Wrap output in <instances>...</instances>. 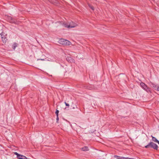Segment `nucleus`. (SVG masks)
I'll return each mask as SVG.
<instances>
[{
    "mask_svg": "<svg viewBox=\"0 0 159 159\" xmlns=\"http://www.w3.org/2000/svg\"><path fill=\"white\" fill-rule=\"evenodd\" d=\"M62 25L67 28H74L78 25L77 23L72 21L69 22H64L62 23Z\"/></svg>",
    "mask_w": 159,
    "mask_h": 159,
    "instance_id": "1",
    "label": "nucleus"
},
{
    "mask_svg": "<svg viewBox=\"0 0 159 159\" xmlns=\"http://www.w3.org/2000/svg\"><path fill=\"white\" fill-rule=\"evenodd\" d=\"M58 43L60 44L65 45H70L71 44V43L69 41L63 39H60Z\"/></svg>",
    "mask_w": 159,
    "mask_h": 159,
    "instance_id": "2",
    "label": "nucleus"
},
{
    "mask_svg": "<svg viewBox=\"0 0 159 159\" xmlns=\"http://www.w3.org/2000/svg\"><path fill=\"white\" fill-rule=\"evenodd\" d=\"M149 147L153 148L154 149L156 150H157L158 149V146L156 144L152 142H150L147 145L145 146V148H147Z\"/></svg>",
    "mask_w": 159,
    "mask_h": 159,
    "instance_id": "3",
    "label": "nucleus"
},
{
    "mask_svg": "<svg viewBox=\"0 0 159 159\" xmlns=\"http://www.w3.org/2000/svg\"><path fill=\"white\" fill-rule=\"evenodd\" d=\"M141 86L146 91L148 92L151 93L150 89L144 83H140Z\"/></svg>",
    "mask_w": 159,
    "mask_h": 159,
    "instance_id": "4",
    "label": "nucleus"
},
{
    "mask_svg": "<svg viewBox=\"0 0 159 159\" xmlns=\"http://www.w3.org/2000/svg\"><path fill=\"white\" fill-rule=\"evenodd\" d=\"M73 127H75L76 129V131L77 132H78L79 127H80L82 129H86L85 126L83 124H81L80 125V126H77V124L75 123H74L73 124Z\"/></svg>",
    "mask_w": 159,
    "mask_h": 159,
    "instance_id": "5",
    "label": "nucleus"
},
{
    "mask_svg": "<svg viewBox=\"0 0 159 159\" xmlns=\"http://www.w3.org/2000/svg\"><path fill=\"white\" fill-rule=\"evenodd\" d=\"M0 34L3 43H5L7 40L6 38V34H5L4 33H0Z\"/></svg>",
    "mask_w": 159,
    "mask_h": 159,
    "instance_id": "6",
    "label": "nucleus"
},
{
    "mask_svg": "<svg viewBox=\"0 0 159 159\" xmlns=\"http://www.w3.org/2000/svg\"><path fill=\"white\" fill-rule=\"evenodd\" d=\"M14 154L17 156L18 158L19 159H27V158L25 156L21 155L17 153V152H15Z\"/></svg>",
    "mask_w": 159,
    "mask_h": 159,
    "instance_id": "7",
    "label": "nucleus"
},
{
    "mask_svg": "<svg viewBox=\"0 0 159 159\" xmlns=\"http://www.w3.org/2000/svg\"><path fill=\"white\" fill-rule=\"evenodd\" d=\"M77 108V107L76 105L75 104H74L72 103L71 105L70 108V110L75 109H76Z\"/></svg>",
    "mask_w": 159,
    "mask_h": 159,
    "instance_id": "8",
    "label": "nucleus"
},
{
    "mask_svg": "<svg viewBox=\"0 0 159 159\" xmlns=\"http://www.w3.org/2000/svg\"><path fill=\"white\" fill-rule=\"evenodd\" d=\"M48 1H49L51 3L54 4L55 5H57L58 3V2L56 0H48Z\"/></svg>",
    "mask_w": 159,
    "mask_h": 159,
    "instance_id": "9",
    "label": "nucleus"
},
{
    "mask_svg": "<svg viewBox=\"0 0 159 159\" xmlns=\"http://www.w3.org/2000/svg\"><path fill=\"white\" fill-rule=\"evenodd\" d=\"M81 150L84 151H89V149L88 147L85 146L83 148H81Z\"/></svg>",
    "mask_w": 159,
    "mask_h": 159,
    "instance_id": "10",
    "label": "nucleus"
},
{
    "mask_svg": "<svg viewBox=\"0 0 159 159\" xmlns=\"http://www.w3.org/2000/svg\"><path fill=\"white\" fill-rule=\"evenodd\" d=\"M151 137H152V140L153 141L157 143L158 141L156 138L152 136L151 135Z\"/></svg>",
    "mask_w": 159,
    "mask_h": 159,
    "instance_id": "11",
    "label": "nucleus"
},
{
    "mask_svg": "<svg viewBox=\"0 0 159 159\" xmlns=\"http://www.w3.org/2000/svg\"><path fill=\"white\" fill-rule=\"evenodd\" d=\"M114 157L118 159H124V157H121L116 155H115Z\"/></svg>",
    "mask_w": 159,
    "mask_h": 159,
    "instance_id": "12",
    "label": "nucleus"
},
{
    "mask_svg": "<svg viewBox=\"0 0 159 159\" xmlns=\"http://www.w3.org/2000/svg\"><path fill=\"white\" fill-rule=\"evenodd\" d=\"M157 85L153 83H152V87L154 88V89L155 90H156V89L157 88Z\"/></svg>",
    "mask_w": 159,
    "mask_h": 159,
    "instance_id": "13",
    "label": "nucleus"
},
{
    "mask_svg": "<svg viewBox=\"0 0 159 159\" xmlns=\"http://www.w3.org/2000/svg\"><path fill=\"white\" fill-rule=\"evenodd\" d=\"M17 46V45L16 43H14L12 46V48L13 49L15 50Z\"/></svg>",
    "mask_w": 159,
    "mask_h": 159,
    "instance_id": "14",
    "label": "nucleus"
},
{
    "mask_svg": "<svg viewBox=\"0 0 159 159\" xmlns=\"http://www.w3.org/2000/svg\"><path fill=\"white\" fill-rule=\"evenodd\" d=\"M92 129H91L89 131L91 133H93L96 130V129H94L93 128H92Z\"/></svg>",
    "mask_w": 159,
    "mask_h": 159,
    "instance_id": "15",
    "label": "nucleus"
},
{
    "mask_svg": "<svg viewBox=\"0 0 159 159\" xmlns=\"http://www.w3.org/2000/svg\"><path fill=\"white\" fill-rule=\"evenodd\" d=\"M64 103L65 104L66 106L67 107V108H68L70 106L69 104L68 103H66V102H65Z\"/></svg>",
    "mask_w": 159,
    "mask_h": 159,
    "instance_id": "16",
    "label": "nucleus"
},
{
    "mask_svg": "<svg viewBox=\"0 0 159 159\" xmlns=\"http://www.w3.org/2000/svg\"><path fill=\"white\" fill-rule=\"evenodd\" d=\"M88 6L93 11L94 10V8L93 7L91 6L89 4Z\"/></svg>",
    "mask_w": 159,
    "mask_h": 159,
    "instance_id": "17",
    "label": "nucleus"
},
{
    "mask_svg": "<svg viewBox=\"0 0 159 159\" xmlns=\"http://www.w3.org/2000/svg\"><path fill=\"white\" fill-rule=\"evenodd\" d=\"M55 113L56 115V116H58L59 111L57 110H56Z\"/></svg>",
    "mask_w": 159,
    "mask_h": 159,
    "instance_id": "18",
    "label": "nucleus"
},
{
    "mask_svg": "<svg viewBox=\"0 0 159 159\" xmlns=\"http://www.w3.org/2000/svg\"><path fill=\"white\" fill-rule=\"evenodd\" d=\"M156 90L158 91H159V85L157 86V88L156 89Z\"/></svg>",
    "mask_w": 159,
    "mask_h": 159,
    "instance_id": "19",
    "label": "nucleus"
},
{
    "mask_svg": "<svg viewBox=\"0 0 159 159\" xmlns=\"http://www.w3.org/2000/svg\"><path fill=\"white\" fill-rule=\"evenodd\" d=\"M56 120H57V123L58 122V121L59 120L58 116H57Z\"/></svg>",
    "mask_w": 159,
    "mask_h": 159,
    "instance_id": "20",
    "label": "nucleus"
},
{
    "mask_svg": "<svg viewBox=\"0 0 159 159\" xmlns=\"http://www.w3.org/2000/svg\"><path fill=\"white\" fill-rule=\"evenodd\" d=\"M70 59H71V58L70 57H68L67 58V60H70Z\"/></svg>",
    "mask_w": 159,
    "mask_h": 159,
    "instance_id": "21",
    "label": "nucleus"
},
{
    "mask_svg": "<svg viewBox=\"0 0 159 159\" xmlns=\"http://www.w3.org/2000/svg\"><path fill=\"white\" fill-rule=\"evenodd\" d=\"M42 60V61H43L44 60L43 59H38V60Z\"/></svg>",
    "mask_w": 159,
    "mask_h": 159,
    "instance_id": "22",
    "label": "nucleus"
},
{
    "mask_svg": "<svg viewBox=\"0 0 159 159\" xmlns=\"http://www.w3.org/2000/svg\"><path fill=\"white\" fill-rule=\"evenodd\" d=\"M11 23H15V21H11Z\"/></svg>",
    "mask_w": 159,
    "mask_h": 159,
    "instance_id": "23",
    "label": "nucleus"
},
{
    "mask_svg": "<svg viewBox=\"0 0 159 159\" xmlns=\"http://www.w3.org/2000/svg\"><path fill=\"white\" fill-rule=\"evenodd\" d=\"M157 143L159 144V141H158Z\"/></svg>",
    "mask_w": 159,
    "mask_h": 159,
    "instance_id": "24",
    "label": "nucleus"
},
{
    "mask_svg": "<svg viewBox=\"0 0 159 159\" xmlns=\"http://www.w3.org/2000/svg\"><path fill=\"white\" fill-rule=\"evenodd\" d=\"M10 18L11 20H12V18H11V17H10Z\"/></svg>",
    "mask_w": 159,
    "mask_h": 159,
    "instance_id": "25",
    "label": "nucleus"
},
{
    "mask_svg": "<svg viewBox=\"0 0 159 159\" xmlns=\"http://www.w3.org/2000/svg\"><path fill=\"white\" fill-rule=\"evenodd\" d=\"M103 159H105V158H103Z\"/></svg>",
    "mask_w": 159,
    "mask_h": 159,
    "instance_id": "26",
    "label": "nucleus"
}]
</instances>
